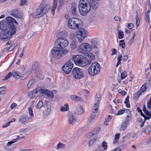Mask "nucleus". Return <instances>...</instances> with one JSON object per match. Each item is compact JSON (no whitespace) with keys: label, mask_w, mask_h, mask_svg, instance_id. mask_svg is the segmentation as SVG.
Listing matches in <instances>:
<instances>
[{"label":"nucleus","mask_w":151,"mask_h":151,"mask_svg":"<svg viewBox=\"0 0 151 151\" xmlns=\"http://www.w3.org/2000/svg\"><path fill=\"white\" fill-rule=\"evenodd\" d=\"M68 25L70 29H78L80 25V19L76 18H71L68 21Z\"/></svg>","instance_id":"nucleus-8"},{"label":"nucleus","mask_w":151,"mask_h":151,"mask_svg":"<svg viewBox=\"0 0 151 151\" xmlns=\"http://www.w3.org/2000/svg\"><path fill=\"white\" fill-rule=\"evenodd\" d=\"M67 117L69 124L72 125H74L76 120L73 114L71 112H69Z\"/></svg>","instance_id":"nucleus-16"},{"label":"nucleus","mask_w":151,"mask_h":151,"mask_svg":"<svg viewBox=\"0 0 151 151\" xmlns=\"http://www.w3.org/2000/svg\"><path fill=\"white\" fill-rule=\"evenodd\" d=\"M90 5L91 8L93 9H96L99 6V3L98 2L93 0L90 3Z\"/></svg>","instance_id":"nucleus-22"},{"label":"nucleus","mask_w":151,"mask_h":151,"mask_svg":"<svg viewBox=\"0 0 151 151\" xmlns=\"http://www.w3.org/2000/svg\"><path fill=\"white\" fill-rule=\"evenodd\" d=\"M12 75V73L11 72L9 73L5 76V78L2 79L3 81L6 80L10 78Z\"/></svg>","instance_id":"nucleus-53"},{"label":"nucleus","mask_w":151,"mask_h":151,"mask_svg":"<svg viewBox=\"0 0 151 151\" xmlns=\"http://www.w3.org/2000/svg\"><path fill=\"white\" fill-rule=\"evenodd\" d=\"M151 132V125L146 127L144 132L146 134H148Z\"/></svg>","instance_id":"nucleus-38"},{"label":"nucleus","mask_w":151,"mask_h":151,"mask_svg":"<svg viewBox=\"0 0 151 151\" xmlns=\"http://www.w3.org/2000/svg\"><path fill=\"white\" fill-rule=\"evenodd\" d=\"M14 35L12 33L11 31L2 30L0 32V39L4 40L11 39L12 35Z\"/></svg>","instance_id":"nucleus-12"},{"label":"nucleus","mask_w":151,"mask_h":151,"mask_svg":"<svg viewBox=\"0 0 151 151\" xmlns=\"http://www.w3.org/2000/svg\"><path fill=\"white\" fill-rule=\"evenodd\" d=\"M78 7L80 14L83 16L86 15L91 10L90 3L88 0H80Z\"/></svg>","instance_id":"nucleus-4"},{"label":"nucleus","mask_w":151,"mask_h":151,"mask_svg":"<svg viewBox=\"0 0 151 151\" xmlns=\"http://www.w3.org/2000/svg\"><path fill=\"white\" fill-rule=\"evenodd\" d=\"M127 123L123 122L121 125L120 130L122 131L125 130L127 129Z\"/></svg>","instance_id":"nucleus-34"},{"label":"nucleus","mask_w":151,"mask_h":151,"mask_svg":"<svg viewBox=\"0 0 151 151\" xmlns=\"http://www.w3.org/2000/svg\"><path fill=\"white\" fill-rule=\"evenodd\" d=\"M135 36V33H134L132 35V37L129 40L128 42V44L129 45H131L134 42V38Z\"/></svg>","instance_id":"nucleus-39"},{"label":"nucleus","mask_w":151,"mask_h":151,"mask_svg":"<svg viewBox=\"0 0 151 151\" xmlns=\"http://www.w3.org/2000/svg\"><path fill=\"white\" fill-rule=\"evenodd\" d=\"M90 47L91 50L93 49L96 50V51L98 50L99 47V44H98V41L95 39H92L91 41Z\"/></svg>","instance_id":"nucleus-18"},{"label":"nucleus","mask_w":151,"mask_h":151,"mask_svg":"<svg viewBox=\"0 0 151 151\" xmlns=\"http://www.w3.org/2000/svg\"><path fill=\"white\" fill-rule=\"evenodd\" d=\"M6 90V88L3 86L0 87V94L2 95L4 94V91Z\"/></svg>","instance_id":"nucleus-54"},{"label":"nucleus","mask_w":151,"mask_h":151,"mask_svg":"<svg viewBox=\"0 0 151 151\" xmlns=\"http://www.w3.org/2000/svg\"><path fill=\"white\" fill-rule=\"evenodd\" d=\"M58 2V0H53V6L51 9V11L53 15L54 14L55 9L57 7Z\"/></svg>","instance_id":"nucleus-25"},{"label":"nucleus","mask_w":151,"mask_h":151,"mask_svg":"<svg viewBox=\"0 0 151 151\" xmlns=\"http://www.w3.org/2000/svg\"><path fill=\"white\" fill-rule=\"evenodd\" d=\"M11 14L12 16L17 18H20L22 17L20 12L17 10H14L11 12Z\"/></svg>","instance_id":"nucleus-21"},{"label":"nucleus","mask_w":151,"mask_h":151,"mask_svg":"<svg viewBox=\"0 0 151 151\" xmlns=\"http://www.w3.org/2000/svg\"><path fill=\"white\" fill-rule=\"evenodd\" d=\"M77 7V5L76 4L73 3L72 4L71 7V11L72 15L74 16H75L76 15Z\"/></svg>","instance_id":"nucleus-20"},{"label":"nucleus","mask_w":151,"mask_h":151,"mask_svg":"<svg viewBox=\"0 0 151 151\" xmlns=\"http://www.w3.org/2000/svg\"><path fill=\"white\" fill-rule=\"evenodd\" d=\"M13 76L16 78H19L21 77V74L20 73L18 72H15L12 73Z\"/></svg>","instance_id":"nucleus-40"},{"label":"nucleus","mask_w":151,"mask_h":151,"mask_svg":"<svg viewBox=\"0 0 151 151\" xmlns=\"http://www.w3.org/2000/svg\"><path fill=\"white\" fill-rule=\"evenodd\" d=\"M126 147L125 144H123L110 151H120L123 150Z\"/></svg>","instance_id":"nucleus-30"},{"label":"nucleus","mask_w":151,"mask_h":151,"mask_svg":"<svg viewBox=\"0 0 151 151\" xmlns=\"http://www.w3.org/2000/svg\"><path fill=\"white\" fill-rule=\"evenodd\" d=\"M46 0H42V2L36 11L33 13L30 14L29 16L33 18H39L45 14L50 9V6L46 4Z\"/></svg>","instance_id":"nucleus-2"},{"label":"nucleus","mask_w":151,"mask_h":151,"mask_svg":"<svg viewBox=\"0 0 151 151\" xmlns=\"http://www.w3.org/2000/svg\"><path fill=\"white\" fill-rule=\"evenodd\" d=\"M147 89V84L145 83L144 85H142L139 91H141L142 92H145Z\"/></svg>","instance_id":"nucleus-41"},{"label":"nucleus","mask_w":151,"mask_h":151,"mask_svg":"<svg viewBox=\"0 0 151 151\" xmlns=\"http://www.w3.org/2000/svg\"><path fill=\"white\" fill-rule=\"evenodd\" d=\"M100 130V128H97L94 129L93 133H90L89 135L90 136H94L97 134L98 133Z\"/></svg>","instance_id":"nucleus-37"},{"label":"nucleus","mask_w":151,"mask_h":151,"mask_svg":"<svg viewBox=\"0 0 151 151\" xmlns=\"http://www.w3.org/2000/svg\"><path fill=\"white\" fill-rule=\"evenodd\" d=\"M71 76L75 78L79 79L84 76L82 70L78 68H74L72 71Z\"/></svg>","instance_id":"nucleus-11"},{"label":"nucleus","mask_w":151,"mask_h":151,"mask_svg":"<svg viewBox=\"0 0 151 151\" xmlns=\"http://www.w3.org/2000/svg\"><path fill=\"white\" fill-rule=\"evenodd\" d=\"M22 134H21L19 136H17V138H16L15 139H17V140L18 139H23L25 137V136L24 135L23 136H22Z\"/></svg>","instance_id":"nucleus-64"},{"label":"nucleus","mask_w":151,"mask_h":151,"mask_svg":"<svg viewBox=\"0 0 151 151\" xmlns=\"http://www.w3.org/2000/svg\"><path fill=\"white\" fill-rule=\"evenodd\" d=\"M60 111H65L69 110V107L68 104H65L64 106H61L60 107Z\"/></svg>","instance_id":"nucleus-31"},{"label":"nucleus","mask_w":151,"mask_h":151,"mask_svg":"<svg viewBox=\"0 0 151 151\" xmlns=\"http://www.w3.org/2000/svg\"><path fill=\"white\" fill-rule=\"evenodd\" d=\"M71 60H70L62 67V69L67 74L69 73L73 67V64L72 63Z\"/></svg>","instance_id":"nucleus-13"},{"label":"nucleus","mask_w":151,"mask_h":151,"mask_svg":"<svg viewBox=\"0 0 151 151\" xmlns=\"http://www.w3.org/2000/svg\"><path fill=\"white\" fill-rule=\"evenodd\" d=\"M127 72H125V71H124V72H123L121 74V79H124L125 77H126L127 76Z\"/></svg>","instance_id":"nucleus-59"},{"label":"nucleus","mask_w":151,"mask_h":151,"mask_svg":"<svg viewBox=\"0 0 151 151\" xmlns=\"http://www.w3.org/2000/svg\"><path fill=\"white\" fill-rule=\"evenodd\" d=\"M99 104H94L93 106L91 116L88 118V121L90 123L94 122L99 115L98 110Z\"/></svg>","instance_id":"nucleus-6"},{"label":"nucleus","mask_w":151,"mask_h":151,"mask_svg":"<svg viewBox=\"0 0 151 151\" xmlns=\"http://www.w3.org/2000/svg\"><path fill=\"white\" fill-rule=\"evenodd\" d=\"M151 9V5L150 1L147 2L146 5V11H147L145 12V20L147 23H149L150 21V13Z\"/></svg>","instance_id":"nucleus-14"},{"label":"nucleus","mask_w":151,"mask_h":151,"mask_svg":"<svg viewBox=\"0 0 151 151\" xmlns=\"http://www.w3.org/2000/svg\"><path fill=\"white\" fill-rule=\"evenodd\" d=\"M96 140V138H93L91 139L89 141V146L92 145Z\"/></svg>","instance_id":"nucleus-47"},{"label":"nucleus","mask_w":151,"mask_h":151,"mask_svg":"<svg viewBox=\"0 0 151 151\" xmlns=\"http://www.w3.org/2000/svg\"><path fill=\"white\" fill-rule=\"evenodd\" d=\"M43 105V102L41 101H40L36 106V107L37 109H40L42 107Z\"/></svg>","instance_id":"nucleus-43"},{"label":"nucleus","mask_w":151,"mask_h":151,"mask_svg":"<svg viewBox=\"0 0 151 151\" xmlns=\"http://www.w3.org/2000/svg\"><path fill=\"white\" fill-rule=\"evenodd\" d=\"M40 89H41V87H38L29 93V96L30 98L36 99L38 96V92H41Z\"/></svg>","instance_id":"nucleus-15"},{"label":"nucleus","mask_w":151,"mask_h":151,"mask_svg":"<svg viewBox=\"0 0 151 151\" xmlns=\"http://www.w3.org/2000/svg\"><path fill=\"white\" fill-rule=\"evenodd\" d=\"M100 69V64L97 62H95L91 65L88 71L89 74L94 76L99 73Z\"/></svg>","instance_id":"nucleus-7"},{"label":"nucleus","mask_w":151,"mask_h":151,"mask_svg":"<svg viewBox=\"0 0 151 151\" xmlns=\"http://www.w3.org/2000/svg\"><path fill=\"white\" fill-rule=\"evenodd\" d=\"M118 38L119 39H121L123 38L124 36V33L123 32L122 30H119L118 32Z\"/></svg>","instance_id":"nucleus-48"},{"label":"nucleus","mask_w":151,"mask_h":151,"mask_svg":"<svg viewBox=\"0 0 151 151\" xmlns=\"http://www.w3.org/2000/svg\"><path fill=\"white\" fill-rule=\"evenodd\" d=\"M6 20L7 21L9 22L10 23H12V24L14 25V23H15V24L17 25L18 24V22L15 19L11 17H7L6 18Z\"/></svg>","instance_id":"nucleus-26"},{"label":"nucleus","mask_w":151,"mask_h":151,"mask_svg":"<svg viewBox=\"0 0 151 151\" xmlns=\"http://www.w3.org/2000/svg\"><path fill=\"white\" fill-rule=\"evenodd\" d=\"M134 27V25L132 23H130L127 24V27L128 29H131Z\"/></svg>","instance_id":"nucleus-63"},{"label":"nucleus","mask_w":151,"mask_h":151,"mask_svg":"<svg viewBox=\"0 0 151 151\" xmlns=\"http://www.w3.org/2000/svg\"><path fill=\"white\" fill-rule=\"evenodd\" d=\"M142 93V92L139 91L134 95V97L135 99H137L141 95Z\"/></svg>","instance_id":"nucleus-51"},{"label":"nucleus","mask_w":151,"mask_h":151,"mask_svg":"<svg viewBox=\"0 0 151 151\" xmlns=\"http://www.w3.org/2000/svg\"><path fill=\"white\" fill-rule=\"evenodd\" d=\"M101 99V96L100 94L97 93L96 95L95 98L94 104H98L99 105V101Z\"/></svg>","instance_id":"nucleus-27"},{"label":"nucleus","mask_w":151,"mask_h":151,"mask_svg":"<svg viewBox=\"0 0 151 151\" xmlns=\"http://www.w3.org/2000/svg\"><path fill=\"white\" fill-rule=\"evenodd\" d=\"M65 32H59L57 35L58 39H62L64 38L63 37L65 35Z\"/></svg>","instance_id":"nucleus-35"},{"label":"nucleus","mask_w":151,"mask_h":151,"mask_svg":"<svg viewBox=\"0 0 151 151\" xmlns=\"http://www.w3.org/2000/svg\"><path fill=\"white\" fill-rule=\"evenodd\" d=\"M29 118L26 115H23L20 118L19 122L22 123L26 124L28 123L29 121Z\"/></svg>","instance_id":"nucleus-19"},{"label":"nucleus","mask_w":151,"mask_h":151,"mask_svg":"<svg viewBox=\"0 0 151 151\" xmlns=\"http://www.w3.org/2000/svg\"><path fill=\"white\" fill-rule=\"evenodd\" d=\"M72 60L77 65L81 67L85 66L91 63V61L86 58L80 55H73Z\"/></svg>","instance_id":"nucleus-3"},{"label":"nucleus","mask_w":151,"mask_h":151,"mask_svg":"<svg viewBox=\"0 0 151 151\" xmlns=\"http://www.w3.org/2000/svg\"><path fill=\"white\" fill-rule=\"evenodd\" d=\"M0 29L2 30L11 31V33L13 34H15L16 32V28L14 25L6 20L0 22Z\"/></svg>","instance_id":"nucleus-5"},{"label":"nucleus","mask_w":151,"mask_h":151,"mask_svg":"<svg viewBox=\"0 0 151 151\" xmlns=\"http://www.w3.org/2000/svg\"><path fill=\"white\" fill-rule=\"evenodd\" d=\"M65 145L62 143L60 142L57 145V149H63L65 148Z\"/></svg>","instance_id":"nucleus-45"},{"label":"nucleus","mask_w":151,"mask_h":151,"mask_svg":"<svg viewBox=\"0 0 151 151\" xmlns=\"http://www.w3.org/2000/svg\"><path fill=\"white\" fill-rule=\"evenodd\" d=\"M71 98L72 99L76 101H81L82 100L81 97L76 95L71 96Z\"/></svg>","instance_id":"nucleus-32"},{"label":"nucleus","mask_w":151,"mask_h":151,"mask_svg":"<svg viewBox=\"0 0 151 151\" xmlns=\"http://www.w3.org/2000/svg\"><path fill=\"white\" fill-rule=\"evenodd\" d=\"M120 135V134L119 133H117L115 135L113 142V144H115L118 142Z\"/></svg>","instance_id":"nucleus-36"},{"label":"nucleus","mask_w":151,"mask_h":151,"mask_svg":"<svg viewBox=\"0 0 151 151\" xmlns=\"http://www.w3.org/2000/svg\"><path fill=\"white\" fill-rule=\"evenodd\" d=\"M17 139H14L12 141L9 142L7 144L6 146L5 147V149L7 150H12V148L10 147V145L12 144L17 142Z\"/></svg>","instance_id":"nucleus-23"},{"label":"nucleus","mask_w":151,"mask_h":151,"mask_svg":"<svg viewBox=\"0 0 151 151\" xmlns=\"http://www.w3.org/2000/svg\"><path fill=\"white\" fill-rule=\"evenodd\" d=\"M16 46L17 44H14L12 45L8 48L7 51L8 52H10Z\"/></svg>","instance_id":"nucleus-52"},{"label":"nucleus","mask_w":151,"mask_h":151,"mask_svg":"<svg viewBox=\"0 0 151 151\" xmlns=\"http://www.w3.org/2000/svg\"><path fill=\"white\" fill-rule=\"evenodd\" d=\"M124 112V110L123 109H120L116 114V115H120L122 114Z\"/></svg>","instance_id":"nucleus-61"},{"label":"nucleus","mask_w":151,"mask_h":151,"mask_svg":"<svg viewBox=\"0 0 151 151\" xmlns=\"http://www.w3.org/2000/svg\"><path fill=\"white\" fill-rule=\"evenodd\" d=\"M68 44V42L66 39H58L55 41V47L51 51L53 58L55 59H58L61 58L63 54L68 53V51L64 48L67 47Z\"/></svg>","instance_id":"nucleus-1"},{"label":"nucleus","mask_w":151,"mask_h":151,"mask_svg":"<svg viewBox=\"0 0 151 151\" xmlns=\"http://www.w3.org/2000/svg\"><path fill=\"white\" fill-rule=\"evenodd\" d=\"M130 117L128 115H127L125 119L123 121V122L126 123H127L128 124V122H129V121L130 120Z\"/></svg>","instance_id":"nucleus-62"},{"label":"nucleus","mask_w":151,"mask_h":151,"mask_svg":"<svg viewBox=\"0 0 151 151\" xmlns=\"http://www.w3.org/2000/svg\"><path fill=\"white\" fill-rule=\"evenodd\" d=\"M38 63L37 62H34L33 63L32 65V68L34 69H36L38 68Z\"/></svg>","instance_id":"nucleus-50"},{"label":"nucleus","mask_w":151,"mask_h":151,"mask_svg":"<svg viewBox=\"0 0 151 151\" xmlns=\"http://www.w3.org/2000/svg\"><path fill=\"white\" fill-rule=\"evenodd\" d=\"M35 81L33 79H31L27 85V87L28 88H30L33 83H34Z\"/></svg>","instance_id":"nucleus-49"},{"label":"nucleus","mask_w":151,"mask_h":151,"mask_svg":"<svg viewBox=\"0 0 151 151\" xmlns=\"http://www.w3.org/2000/svg\"><path fill=\"white\" fill-rule=\"evenodd\" d=\"M27 0H21V3L19 4L20 6H24L25 5L27 4Z\"/></svg>","instance_id":"nucleus-55"},{"label":"nucleus","mask_w":151,"mask_h":151,"mask_svg":"<svg viewBox=\"0 0 151 151\" xmlns=\"http://www.w3.org/2000/svg\"><path fill=\"white\" fill-rule=\"evenodd\" d=\"M28 110L29 115L31 116H33L34 115L32 109L30 107H29L28 108Z\"/></svg>","instance_id":"nucleus-60"},{"label":"nucleus","mask_w":151,"mask_h":151,"mask_svg":"<svg viewBox=\"0 0 151 151\" xmlns=\"http://www.w3.org/2000/svg\"><path fill=\"white\" fill-rule=\"evenodd\" d=\"M37 76L38 78L41 80L42 79L44 78L43 75L42 73L39 72V73H37Z\"/></svg>","instance_id":"nucleus-58"},{"label":"nucleus","mask_w":151,"mask_h":151,"mask_svg":"<svg viewBox=\"0 0 151 151\" xmlns=\"http://www.w3.org/2000/svg\"><path fill=\"white\" fill-rule=\"evenodd\" d=\"M88 56L90 60H93L95 59V57L94 55L92 53H90L88 54Z\"/></svg>","instance_id":"nucleus-56"},{"label":"nucleus","mask_w":151,"mask_h":151,"mask_svg":"<svg viewBox=\"0 0 151 151\" xmlns=\"http://www.w3.org/2000/svg\"><path fill=\"white\" fill-rule=\"evenodd\" d=\"M78 31L77 32L76 37L78 42L81 43L83 42L84 39L86 37L88 34L87 31L83 28H78Z\"/></svg>","instance_id":"nucleus-9"},{"label":"nucleus","mask_w":151,"mask_h":151,"mask_svg":"<svg viewBox=\"0 0 151 151\" xmlns=\"http://www.w3.org/2000/svg\"><path fill=\"white\" fill-rule=\"evenodd\" d=\"M125 42L124 40H121L119 41V45L122 48H124L125 47Z\"/></svg>","instance_id":"nucleus-46"},{"label":"nucleus","mask_w":151,"mask_h":151,"mask_svg":"<svg viewBox=\"0 0 151 151\" xmlns=\"http://www.w3.org/2000/svg\"><path fill=\"white\" fill-rule=\"evenodd\" d=\"M129 96H127L125 99V100L124 102V103L126 104V106L128 108H129L130 107V105L129 103Z\"/></svg>","instance_id":"nucleus-42"},{"label":"nucleus","mask_w":151,"mask_h":151,"mask_svg":"<svg viewBox=\"0 0 151 151\" xmlns=\"http://www.w3.org/2000/svg\"><path fill=\"white\" fill-rule=\"evenodd\" d=\"M90 47V45L88 43H82L79 46L78 52L82 54H87L91 51V49Z\"/></svg>","instance_id":"nucleus-10"},{"label":"nucleus","mask_w":151,"mask_h":151,"mask_svg":"<svg viewBox=\"0 0 151 151\" xmlns=\"http://www.w3.org/2000/svg\"><path fill=\"white\" fill-rule=\"evenodd\" d=\"M84 111L83 107L81 106L78 107L76 109L75 113L78 115H80L84 113Z\"/></svg>","instance_id":"nucleus-24"},{"label":"nucleus","mask_w":151,"mask_h":151,"mask_svg":"<svg viewBox=\"0 0 151 151\" xmlns=\"http://www.w3.org/2000/svg\"><path fill=\"white\" fill-rule=\"evenodd\" d=\"M137 14L136 16V25L137 27L139 25L140 23V14L139 11L138 10L136 11Z\"/></svg>","instance_id":"nucleus-29"},{"label":"nucleus","mask_w":151,"mask_h":151,"mask_svg":"<svg viewBox=\"0 0 151 151\" xmlns=\"http://www.w3.org/2000/svg\"><path fill=\"white\" fill-rule=\"evenodd\" d=\"M59 4L57 8L58 9H60L63 5L64 0H59Z\"/></svg>","instance_id":"nucleus-44"},{"label":"nucleus","mask_w":151,"mask_h":151,"mask_svg":"<svg viewBox=\"0 0 151 151\" xmlns=\"http://www.w3.org/2000/svg\"><path fill=\"white\" fill-rule=\"evenodd\" d=\"M77 42L76 41H73L71 42L70 46V48L73 49H75L77 47Z\"/></svg>","instance_id":"nucleus-33"},{"label":"nucleus","mask_w":151,"mask_h":151,"mask_svg":"<svg viewBox=\"0 0 151 151\" xmlns=\"http://www.w3.org/2000/svg\"><path fill=\"white\" fill-rule=\"evenodd\" d=\"M51 112V106L47 105L46 110L44 111V115L48 116L50 114Z\"/></svg>","instance_id":"nucleus-28"},{"label":"nucleus","mask_w":151,"mask_h":151,"mask_svg":"<svg viewBox=\"0 0 151 151\" xmlns=\"http://www.w3.org/2000/svg\"><path fill=\"white\" fill-rule=\"evenodd\" d=\"M102 146L103 147L104 150H107V144L105 141H104L102 142Z\"/></svg>","instance_id":"nucleus-57"},{"label":"nucleus","mask_w":151,"mask_h":151,"mask_svg":"<svg viewBox=\"0 0 151 151\" xmlns=\"http://www.w3.org/2000/svg\"><path fill=\"white\" fill-rule=\"evenodd\" d=\"M40 89L41 92L46 95L47 97L50 98H52L53 97L54 94L51 91L45 89L43 87L41 88V89Z\"/></svg>","instance_id":"nucleus-17"}]
</instances>
